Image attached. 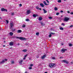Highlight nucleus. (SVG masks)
I'll return each instance as SVG.
<instances>
[{"label": "nucleus", "instance_id": "c756f323", "mask_svg": "<svg viewBox=\"0 0 73 73\" xmlns=\"http://www.w3.org/2000/svg\"><path fill=\"white\" fill-rule=\"evenodd\" d=\"M49 36V37H52V34L51 33L50 34Z\"/></svg>", "mask_w": 73, "mask_h": 73}, {"label": "nucleus", "instance_id": "de8ad7c7", "mask_svg": "<svg viewBox=\"0 0 73 73\" xmlns=\"http://www.w3.org/2000/svg\"><path fill=\"white\" fill-rule=\"evenodd\" d=\"M60 12L61 13H63V11H60Z\"/></svg>", "mask_w": 73, "mask_h": 73}, {"label": "nucleus", "instance_id": "cd10ccee", "mask_svg": "<svg viewBox=\"0 0 73 73\" xmlns=\"http://www.w3.org/2000/svg\"><path fill=\"white\" fill-rule=\"evenodd\" d=\"M58 3H61V0H58Z\"/></svg>", "mask_w": 73, "mask_h": 73}, {"label": "nucleus", "instance_id": "a19ab883", "mask_svg": "<svg viewBox=\"0 0 73 73\" xmlns=\"http://www.w3.org/2000/svg\"><path fill=\"white\" fill-rule=\"evenodd\" d=\"M46 1H47V3H49V1L48 0H46Z\"/></svg>", "mask_w": 73, "mask_h": 73}, {"label": "nucleus", "instance_id": "58836bf2", "mask_svg": "<svg viewBox=\"0 0 73 73\" xmlns=\"http://www.w3.org/2000/svg\"><path fill=\"white\" fill-rule=\"evenodd\" d=\"M52 58L53 60H54L55 59V58L54 57H52Z\"/></svg>", "mask_w": 73, "mask_h": 73}, {"label": "nucleus", "instance_id": "39448f33", "mask_svg": "<svg viewBox=\"0 0 73 73\" xmlns=\"http://www.w3.org/2000/svg\"><path fill=\"white\" fill-rule=\"evenodd\" d=\"M62 62H64V63H66V64H68L69 62H68V61L65 60H62Z\"/></svg>", "mask_w": 73, "mask_h": 73}, {"label": "nucleus", "instance_id": "8fccbe9b", "mask_svg": "<svg viewBox=\"0 0 73 73\" xmlns=\"http://www.w3.org/2000/svg\"><path fill=\"white\" fill-rule=\"evenodd\" d=\"M26 58H25V57L24 58H23V60H25Z\"/></svg>", "mask_w": 73, "mask_h": 73}, {"label": "nucleus", "instance_id": "052dcab7", "mask_svg": "<svg viewBox=\"0 0 73 73\" xmlns=\"http://www.w3.org/2000/svg\"><path fill=\"white\" fill-rule=\"evenodd\" d=\"M44 73H48V72H45Z\"/></svg>", "mask_w": 73, "mask_h": 73}, {"label": "nucleus", "instance_id": "f03ea898", "mask_svg": "<svg viewBox=\"0 0 73 73\" xmlns=\"http://www.w3.org/2000/svg\"><path fill=\"white\" fill-rule=\"evenodd\" d=\"M18 39H20L21 40H23V41H24V40H27V39L23 37H19Z\"/></svg>", "mask_w": 73, "mask_h": 73}, {"label": "nucleus", "instance_id": "20e7f679", "mask_svg": "<svg viewBox=\"0 0 73 73\" xmlns=\"http://www.w3.org/2000/svg\"><path fill=\"white\" fill-rule=\"evenodd\" d=\"M13 23H10V29H12V28L13 27Z\"/></svg>", "mask_w": 73, "mask_h": 73}, {"label": "nucleus", "instance_id": "7c9ffc66", "mask_svg": "<svg viewBox=\"0 0 73 73\" xmlns=\"http://www.w3.org/2000/svg\"><path fill=\"white\" fill-rule=\"evenodd\" d=\"M27 21H29V19H27L26 20Z\"/></svg>", "mask_w": 73, "mask_h": 73}, {"label": "nucleus", "instance_id": "dca6fc26", "mask_svg": "<svg viewBox=\"0 0 73 73\" xmlns=\"http://www.w3.org/2000/svg\"><path fill=\"white\" fill-rule=\"evenodd\" d=\"M27 51V50L25 49H24L22 50V52H26Z\"/></svg>", "mask_w": 73, "mask_h": 73}, {"label": "nucleus", "instance_id": "3c124183", "mask_svg": "<svg viewBox=\"0 0 73 73\" xmlns=\"http://www.w3.org/2000/svg\"><path fill=\"white\" fill-rule=\"evenodd\" d=\"M27 56V55H25V57H26Z\"/></svg>", "mask_w": 73, "mask_h": 73}, {"label": "nucleus", "instance_id": "680f3d73", "mask_svg": "<svg viewBox=\"0 0 73 73\" xmlns=\"http://www.w3.org/2000/svg\"><path fill=\"white\" fill-rule=\"evenodd\" d=\"M18 45H20V44H19H19H18Z\"/></svg>", "mask_w": 73, "mask_h": 73}, {"label": "nucleus", "instance_id": "7ed1b4c3", "mask_svg": "<svg viewBox=\"0 0 73 73\" xmlns=\"http://www.w3.org/2000/svg\"><path fill=\"white\" fill-rule=\"evenodd\" d=\"M69 20H70L69 18H68L67 17H65L64 18V21H66V22H67V21H68Z\"/></svg>", "mask_w": 73, "mask_h": 73}, {"label": "nucleus", "instance_id": "393cba45", "mask_svg": "<svg viewBox=\"0 0 73 73\" xmlns=\"http://www.w3.org/2000/svg\"><path fill=\"white\" fill-rule=\"evenodd\" d=\"M23 60H21L19 62V63H20V64H22V62H23Z\"/></svg>", "mask_w": 73, "mask_h": 73}, {"label": "nucleus", "instance_id": "bf43d9fd", "mask_svg": "<svg viewBox=\"0 0 73 73\" xmlns=\"http://www.w3.org/2000/svg\"><path fill=\"white\" fill-rule=\"evenodd\" d=\"M71 64H73V62H71Z\"/></svg>", "mask_w": 73, "mask_h": 73}, {"label": "nucleus", "instance_id": "c85d7f7f", "mask_svg": "<svg viewBox=\"0 0 73 73\" xmlns=\"http://www.w3.org/2000/svg\"><path fill=\"white\" fill-rule=\"evenodd\" d=\"M69 46H72V44H69Z\"/></svg>", "mask_w": 73, "mask_h": 73}, {"label": "nucleus", "instance_id": "aec40b11", "mask_svg": "<svg viewBox=\"0 0 73 73\" xmlns=\"http://www.w3.org/2000/svg\"><path fill=\"white\" fill-rule=\"evenodd\" d=\"M27 14H29V13H30V10H28L27 12Z\"/></svg>", "mask_w": 73, "mask_h": 73}, {"label": "nucleus", "instance_id": "f257e3e1", "mask_svg": "<svg viewBox=\"0 0 73 73\" xmlns=\"http://www.w3.org/2000/svg\"><path fill=\"white\" fill-rule=\"evenodd\" d=\"M49 67L50 68H54L56 67V64L53 63H50L49 64Z\"/></svg>", "mask_w": 73, "mask_h": 73}, {"label": "nucleus", "instance_id": "9b49d317", "mask_svg": "<svg viewBox=\"0 0 73 73\" xmlns=\"http://www.w3.org/2000/svg\"><path fill=\"white\" fill-rule=\"evenodd\" d=\"M9 45L10 46H13V42H10L9 44Z\"/></svg>", "mask_w": 73, "mask_h": 73}, {"label": "nucleus", "instance_id": "c9c22d12", "mask_svg": "<svg viewBox=\"0 0 73 73\" xmlns=\"http://www.w3.org/2000/svg\"><path fill=\"white\" fill-rule=\"evenodd\" d=\"M36 8L37 9H39V7H36Z\"/></svg>", "mask_w": 73, "mask_h": 73}, {"label": "nucleus", "instance_id": "49530a36", "mask_svg": "<svg viewBox=\"0 0 73 73\" xmlns=\"http://www.w3.org/2000/svg\"><path fill=\"white\" fill-rule=\"evenodd\" d=\"M67 12L68 13H70V12L69 11H67Z\"/></svg>", "mask_w": 73, "mask_h": 73}, {"label": "nucleus", "instance_id": "1a4fd4ad", "mask_svg": "<svg viewBox=\"0 0 73 73\" xmlns=\"http://www.w3.org/2000/svg\"><path fill=\"white\" fill-rule=\"evenodd\" d=\"M40 5L42 8H44V5L43 3H40Z\"/></svg>", "mask_w": 73, "mask_h": 73}, {"label": "nucleus", "instance_id": "0e129e2a", "mask_svg": "<svg viewBox=\"0 0 73 73\" xmlns=\"http://www.w3.org/2000/svg\"><path fill=\"white\" fill-rule=\"evenodd\" d=\"M61 17H62V16H61Z\"/></svg>", "mask_w": 73, "mask_h": 73}, {"label": "nucleus", "instance_id": "ddd939ff", "mask_svg": "<svg viewBox=\"0 0 73 73\" xmlns=\"http://www.w3.org/2000/svg\"><path fill=\"white\" fill-rule=\"evenodd\" d=\"M43 11H44V13H46V12H47V11L45 10V9H43Z\"/></svg>", "mask_w": 73, "mask_h": 73}, {"label": "nucleus", "instance_id": "412c9836", "mask_svg": "<svg viewBox=\"0 0 73 73\" xmlns=\"http://www.w3.org/2000/svg\"><path fill=\"white\" fill-rule=\"evenodd\" d=\"M54 10H55V11H57V10H58V8L56 7H55L54 8Z\"/></svg>", "mask_w": 73, "mask_h": 73}, {"label": "nucleus", "instance_id": "2f4dec72", "mask_svg": "<svg viewBox=\"0 0 73 73\" xmlns=\"http://www.w3.org/2000/svg\"><path fill=\"white\" fill-rule=\"evenodd\" d=\"M62 25H63V26H65V23H62Z\"/></svg>", "mask_w": 73, "mask_h": 73}, {"label": "nucleus", "instance_id": "473e14b6", "mask_svg": "<svg viewBox=\"0 0 73 73\" xmlns=\"http://www.w3.org/2000/svg\"><path fill=\"white\" fill-rule=\"evenodd\" d=\"M59 14H60L59 13H56V15H59Z\"/></svg>", "mask_w": 73, "mask_h": 73}, {"label": "nucleus", "instance_id": "6e6552de", "mask_svg": "<svg viewBox=\"0 0 73 73\" xmlns=\"http://www.w3.org/2000/svg\"><path fill=\"white\" fill-rule=\"evenodd\" d=\"M45 57H46V55H43L41 57V58L43 60V59H44V58H45Z\"/></svg>", "mask_w": 73, "mask_h": 73}, {"label": "nucleus", "instance_id": "4468645a", "mask_svg": "<svg viewBox=\"0 0 73 73\" xmlns=\"http://www.w3.org/2000/svg\"><path fill=\"white\" fill-rule=\"evenodd\" d=\"M40 24L42 25V26H44L45 25V24H44V23L42 22H40Z\"/></svg>", "mask_w": 73, "mask_h": 73}, {"label": "nucleus", "instance_id": "13d9d810", "mask_svg": "<svg viewBox=\"0 0 73 73\" xmlns=\"http://www.w3.org/2000/svg\"><path fill=\"white\" fill-rule=\"evenodd\" d=\"M36 58H39V56H37L36 57Z\"/></svg>", "mask_w": 73, "mask_h": 73}, {"label": "nucleus", "instance_id": "6e6d98bb", "mask_svg": "<svg viewBox=\"0 0 73 73\" xmlns=\"http://www.w3.org/2000/svg\"><path fill=\"white\" fill-rule=\"evenodd\" d=\"M0 19H1V20H2V18H1V17H0Z\"/></svg>", "mask_w": 73, "mask_h": 73}, {"label": "nucleus", "instance_id": "bb28decb", "mask_svg": "<svg viewBox=\"0 0 73 73\" xmlns=\"http://www.w3.org/2000/svg\"><path fill=\"white\" fill-rule=\"evenodd\" d=\"M5 21H6L7 24H8L9 23V21L7 20H6Z\"/></svg>", "mask_w": 73, "mask_h": 73}, {"label": "nucleus", "instance_id": "4c0bfd02", "mask_svg": "<svg viewBox=\"0 0 73 73\" xmlns=\"http://www.w3.org/2000/svg\"><path fill=\"white\" fill-rule=\"evenodd\" d=\"M32 69V67H29V69Z\"/></svg>", "mask_w": 73, "mask_h": 73}, {"label": "nucleus", "instance_id": "603ef678", "mask_svg": "<svg viewBox=\"0 0 73 73\" xmlns=\"http://www.w3.org/2000/svg\"><path fill=\"white\" fill-rule=\"evenodd\" d=\"M60 58H63V57H60Z\"/></svg>", "mask_w": 73, "mask_h": 73}, {"label": "nucleus", "instance_id": "4be33fe9", "mask_svg": "<svg viewBox=\"0 0 73 73\" xmlns=\"http://www.w3.org/2000/svg\"><path fill=\"white\" fill-rule=\"evenodd\" d=\"M33 17H36V16H37V15H36L35 14H34L33 15Z\"/></svg>", "mask_w": 73, "mask_h": 73}, {"label": "nucleus", "instance_id": "37998d69", "mask_svg": "<svg viewBox=\"0 0 73 73\" xmlns=\"http://www.w3.org/2000/svg\"><path fill=\"white\" fill-rule=\"evenodd\" d=\"M11 15L12 16H13V15H14V13H11Z\"/></svg>", "mask_w": 73, "mask_h": 73}, {"label": "nucleus", "instance_id": "ea45409f", "mask_svg": "<svg viewBox=\"0 0 73 73\" xmlns=\"http://www.w3.org/2000/svg\"><path fill=\"white\" fill-rule=\"evenodd\" d=\"M73 27V25H71V26H70V28H72V27Z\"/></svg>", "mask_w": 73, "mask_h": 73}, {"label": "nucleus", "instance_id": "e2e57ef3", "mask_svg": "<svg viewBox=\"0 0 73 73\" xmlns=\"http://www.w3.org/2000/svg\"><path fill=\"white\" fill-rule=\"evenodd\" d=\"M6 42L5 41H4V42Z\"/></svg>", "mask_w": 73, "mask_h": 73}, {"label": "nucleus", "instance_id": "4d7b16f0", "mask_svg": "<svg viewBox=\"0 0 73 73\" xmlns=\"http://www.w3.org/2000/svg\"><path fill=\"white\" fill-rule=\"evenodd\" d=\"M39 9V10H41V9L40 8Z\"/></svg>", "mask_w": 73, "mask_h": 73}, {"label": "nucleus", "instance_id": "a878e982", "mask_svg": "<svg viewBox=\"0 0 73 73\" xmlns=\"http://www.w3.org/2000/svg\"><path fill=\"white\" fill-rule=\"evenodd\" d=\"M36 36H39V33H36Z\"/></svg>", "mask_w": 73, "mask_h": 73}, {"label": "nucleus", "instance_id": "0eeeda50", "mask_svg": "<svg viewBox=\"0 0 73 73\" xmlns=\"http://www.w3.org/2000/svg\"><path fill=\"white\" fill-rule=\"evenodd\" d=\"M67 50L66 49H63L61 50V51L62 53H64L65 51Z\"/></svg>", "mask_w": 73, "mask_h": 73}, {"label": "nucleus", "instance_id": "6ab92c4d", "mask_svg": "<svg viewBox=\"0 0 73 73\" xmlns=\"http://www.w3.org/2000/svg\"><path fill=\"white\" fill-rule=\"evenodd\" d=\"M9 34L10 36H13V33L11 32Z\"/></svg>", "mask_w": 73, "mask_h": 73}, {"label": "nucleus", "instance_id": "5701e85b", "mask_svg": "<svg viewBox=\"0 0 73 73\" xmlns=\"http://www.w3.org/2000/svg\"><path fill=\"white\" fill-rule=\"evenodd\" d=\"M22 28H25V24H23L22 26Z\"/></svg>", "mask_w": 73, "mask_h": 73}, {"label": "nucleus", "instance_id": "09e8293b", "mask_svg": "<svg viewBox=\"0 0 73 73\" xmlns=\"http://www.w3.org/2000/svg\"><path fill=\"white\" fill-rule=\"evenodd\" d=\"M70 14L71 15H73V12H71V13H70Z\"/></svg>", "mask_w": 73, "mask_h": 73}, {"label": "nucleus", "instance_id": "c03bdc74", "mask_svg": "<svg viewBox=\"0 0 73 73\" xmlns=\"http://www.w3.org/2000/svg\"><path fill=\"white\" fill-rule=\"evenodd\" d=\"M19 6H20V7H21V6H22V4H19Z\"/></svg>", "mask_w": 73, "mask_h": 73}, {"label": "nucleus", "instance_id": "e433bc0d", "mask_svg": "<svg viewBox=\"0 0 73 73\" xmlns=\"http://www.w3.org/2000/svg\"><path fill=\"white\" fill-rule=\"evenodd\" d=\"M33 64H31L30 65V66H33Z\"/></svg>", "mask_w": 73, "mask_h": 73}, {"label": "nucleus", "instance_id": "72a5a7b5", "mask_svg": "<svg viewBox=\"0 0 73 73\" xmlns=\"http://www.w3.org/2000/svg\"><path fill=\"white\" fill-rule=\"evenodd\" d=\"M48 18H49V19H52V17H49Z\"/></svg>", "mask_w": 73, "mask_h": 73}, {"label": "nucleus", "instance_id": "a211bd4d", "mask_svg": "<svg viewBox=\"0 0 73 73\" xmlns=\"http://www.w3.org/2000/svg\"><path fill=\"white\" fill-rule=\"evenodd\" d=\"M19 37L18 36H13V38H18L19 39Z\"/></svg>", "mask_w": 73, "mask_h": 73}, {"label": "nucleus", "instance_id": "9d476101", "mask_svg": "<svg viewBox=\"0 0 73 73\" xmlns=\"http://www.w3.org/2000/svg\"><path fill=\"white\" fill-rule=\"evenodd\" d=\"M5 62V60H3L2 61L0 62V64H4Z\"/></svg>", "mask_w": 73, "mask_h": 73}, {"label": "nucleus", "instance_id": "774afa93", "mask_svg": "<svg viewBox=\"0 0 73 73\" xmlns=\"http://www.w3.org/2000/svg\"><path fill=\"white\" fill-rule=\"evenodd\" d=\"M29 60H31V59L30 58L29 59Z\"/></svg>", "mask_w": 73, "mask_h": 73}, {"label": "nucleus", "instance_id": "a18cd8bd", "mask_svg": "<svg viewBox=\"0 0 73 73\" xmlns=\"http://www.w3.org/2000/svg\"><path fill=\"white\" fill-rule=\"evenodd\" d=\"M51 34L52 35H54V34H55V33H51Z\"/></svg>", "mask_w": 73, "mask_h": 73}, {"label": "nucleus", "instance_id": "b1692460", "mask_svg": "<svg viewBox=\"0 0 73 73\" xmlns=\"http://www.w3.org/2000/svg\"><path fill=\"white\" fill-rule=\"evenodd\" d=\"M60 30H61L62 31H63V30H64V28L63 27H60Z\"/></svg>", "mask_w": 73, "mask_h": 73}, {"label": "nucleus", "instance_id": "f704fd0d", "mask_svg": "<svg viewBox=\"0 0 73 73\" xmlns=\"http://www.w3.org/2000/svg\"><path fill=\"white\" fill-rule=\"evenodd\" d=\"M14 63H15V62H14V61H12L11 62V64H14Z\"/></svg>", "mask_w": 73, "mask_h": 73}, {"label": "nucleus", "instance_id": "864d4df0", "mask_svg": "<svg viewBox=\"0 0 73 73\" xmlns=\"http://www.w3.org/2000/svg\"><path fill=\"white\" fill-rule=\"evenodd\" d=\"M5 61H7V59H5Z\"/></svg>", "mask_w": 73, "mask_h": 73}, {"label": "nucleus", "instance_id": "5fc2aeb1", "mask_svg": "<svg viewBox=\"0 0 73 73\" xmlns=\"http://www.w3.org/2000/svg\"><path fill=\"white\" fill-rule=\"evenodd\" d=\"M3 47H5V45H3Z\"/></svg>", "mask_w": 73, "mask_h": 73}, {"label": "nucleus", "instance_id": "79ce46f5", "mask_svg": "<svg viewBox=\"0 0 73 73\" xmlns=\"http://www.w3.org/2000/svg\"><path fill=\"white\" fill-rule=\"evenodd\" d=\"M16 31L15 29H13V32H15Z\"/></svg>", "mask_w": 73, "mask_h": 73}, {"label": "nucleus", "instance_id": "f8f14e48", "mask_svg": "<svg viewBox=\"0 0 73 73\" xmlns=\"http://www.w3.org/2000/svg\"><path fill=\"white\" fill-rule=\"evenodd\" d=\"M43 3L44 4V5H49L48 4H46V2L45 1H44Z\"/></svg>", "mask_w": 73, "mask_h": 73}, {"label": "nucleus", "instance_id": "69168bd1", "mask_svg": "<svg viewBox=\"0 0 73 73\" xmlns=\"http://www.w3.org/2000/svg\"><path fill=\"white\" fill-rule=\"evenodd\" d=\"M64 1H66V0H64Z\"/></svg>", "mask_w": 73, "mask_h": 73}, {"label": "nucleus", "instance_id": "2eb2a0df", "mask_svg": "<svg viewBox=\"0 0 73 73\" xmlns=\"http://www.w3.org/2000/svg\"><path fill=\"white\" fill-rule=\"evenodd\" d=\"M21 32H22V31H21V30H18L17 31V33H21Z\"/></svg>", "mask_w": 73, "mask_h": 73}, {"label": "nucleus", "instance_id": "423d86ee", "mask_svg": "<svg viewBox=\"0 0 73 73\" xmlns=\"http://www.w3.org/2000/svg\"><path fill=\"white\" fill-rule=\"evenodd\" d=\"M1 11H2V12H3V11H6V12H7V10L3 8L1 9Z\"/></svg>", "mask_w": 73, "mask_h": 73}, {"label": "nucleus", "instance_id": "338daca9", "mask_svg": "<svg viewBox=\"0 0 73 73\" xmlns=\"http://www.w3.org/2000/svg\"><path fill=\"white\" fill-rule=\"evenodd\" d=\"M62 45H63V44H62Z\"/></svg>", "mask_w": 73, "mask_h": 73}, {"label": "nucleus", "instance_id": "f3484780", "mask_svg": "<svg viewBox=\"0 0 73 73\" xmlns=\"http://www.w3.org/2000/svg\"><path fill=\"white\" fill-rule=\"evenodd\" d=\"M42 17H39V18L38 20L39 21H40L41 20H42Z\"/></svg>", "mask_w": 73, "mask_h": 73}]
</instances>
